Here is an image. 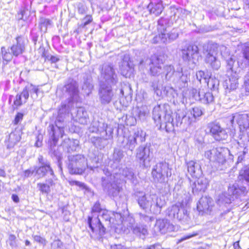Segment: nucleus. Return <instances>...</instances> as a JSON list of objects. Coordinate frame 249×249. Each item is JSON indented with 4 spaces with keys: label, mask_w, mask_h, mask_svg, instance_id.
<instances>
[{
    "label": "nucleus",
    "mask_w": 249,
    "mask_h": 249,
    "mask_svg": "<svg viewBox=\"0 0 249 249\" xmlns=\"http://www.w3.org/2000/svg\"><path fill=\"white\" fill-rule=\"evenodd\" d=\"M98 165L90 166L88 164L86 157L82 154L68 156V168L71 174H82L86 168L91 170L97 168Z\"/></svg>",
    "instance_id": "nucleus-7"
},
{
    "label": "nucleus",
    "mask_w": 249,
    "mask_h": 249,
    "mask_svg": "<svg viewBox=\"0 0 249 249\" xmlns=\"http://www.w3.org/2000/svg\"><path fill=\"white\" fill-rule=\"evenodd\" d=\"M34 173H36V170H35V166L33 168L25 170L24 172V176L26 178H28L32 175Z\"/></svg>",
    "instance_id": "nucleus-64"
},
{
    "label": "nucleus",
    "mask_w": 249,
    "mask_h": 249,
    "mask_svg": "<svg viewBox=\"0 0 249 249\" xmlns=\"http://www.w3.org/2000/svg\"><path fill=\"white\" fill-rule=\"evenodd\" d=\"M27 11L23 10L20 11V13H18V18L19 20H23L24 21H25L27 20Z\"/></svg>",
    "instance_id": "nucleus-63"
},
{
    "label": "nucleus",
    "mask_w": 249,
    "mask_h": 249,
    "mask_svg": "<svg viewBox=\"0 0 249 249\" xmlns=\"http://www.w3.org/2000/svg\"><path fill=\"white\" fill-rule=\"evenodd\" d=\"M50 178L46 180V184L51 188L55 185L54 181L56 180L55 176L53 175H50Z\"/></svg>",
    "instance_id": "nucleus-60"
},
{
    "label": "nucleus",
    "mask_w": 249,
    "mask_h": 249,
    "mask_svg": "<svg viewBox=\"0 0 249 249\" xmlns=\"http://www.w3.org/2000/svg\"><path fill=\"white\" fill-rule=\"evenodd\" d=\"M153 158V149L150 145L140 146L136 150V158L140 163L145 168L150 167Z\"/></svg>",
    "instance_id": "nucleus-9"
},
{
    "label": "nucleus",
    "mask_w": 249,
    "mask_h": 249,
    "mask_svg": "<svg viewBox=\"0 0 249 249\" xmlns=\"http://www.w3.org/2000/svg\"><path fill=\"white\" fill-rule=\"evenodd\" d=\"M216 152H217L216 148H213V149L205 152V157L210 160L213 161L214 155H215Z\"/></svg>",
    "instance_id": "nucleus-55"
},
{
    "label": "nucleus",
    "mask_w": 249,
    "mask_h": 249,
    "mask_svg": "<svg viewBox=\"0 0 249 249\" xmlns=\"http://www.w3.org/2000/svg\"><path fill=\"white\" fill-rule=\"evenodd\" d=\"M117 89L116 90V94H118L119 96H123L125 94H128L131 90V87L129 85L123 83H121V87L119 89V92H117Z\"/></svg>",
    "instance_id": "nucleus-43"
},
{
    "label": "nucleus",
    "mask_w": 249,
    "mask_h": 249,
    "mask_svg": "<svg viewBox=\"0 0 249 249\" xmlns=\"http://www.w3.org/2000/svg\"><path fill=\"white\" fill-rule=\"evenodd\" d=\"M10 48H6L5 47H1L0 52V57H1L3 61L6 62L7 64L8 62L12 60L13 57L14 55H13V52L10 51Z\"/></svg>",
    "instance_id": "nucleus-36"
},
{
    "label": "nucleus",
    "mask_w": 249,
    "mask_h": 249,
    "mask_svg": "<svg viewBox=\"0 0 249 249\" xmlns=\"http://www.w3.org/2000/svg\"><path fill=\"white\" fill-rule=\"evenodd\" d=\"M188 173L193 178H197L202 175V171L200 164L194 160L186 162Z\"/></svg>",
    "instance_id": "nucleus-29"
},
{
    "label": "nucleus",
    "mask_w": 249,
    "mask_h": 249,
    "mask_svg": "<svg viewBox=\"0 0 249 249\" xmlns=\"http://www.w3.org/2000/svg\"><path fill=\"white\" fill-rule=\"evenodd\" d=\"M136 115L138 118L141 121H143L146 120L149 114V109L146 106L138 107L136 110Z\"/></svg>",
    "instance_id": "nucleus-34"
},
{
    "label": "nucleus",
    "mask_w": 249,
    "mask_h": 249,
    "mask_svg": "<svg viewBox=\"0 0 249 249\" xmlns=\"http://www.w3.org/2000/svg\"><path fill=\"white\" fill-rule=\"evenodd\" d=\"M27 40L22 36H19L16 38V41L10 47L12 54L18 57L21 55L25 51Z\"/></svg>",
    "instance_id": "nucleus-23"
},
{
    "label": "nucleus",
    "mask_w": 249,
    "mask_h": 249,
    "mask_svg": "<svg viewBox=\"0 0 249 249\" xmlns=\"http://www.w3.org/2000/svg\"><path fill=\"white\" fill-rule=\"evenodd\" d=\"M128 223L124 222L123 225H126L128 229H131L134 234L141 238L143 239L148 234V230L146 226L142 224H135L134 219L132 217H128Z\"/></svg>",
    "instance_id": "nucleus-20"
},
{
    "label": "nucleus",
    "mask_w": 249,
    "mask_h": 249,
    "mask_svg": "<svg viewBox=\"0 0 249 249\" xmlns=\"http://www.w3.org/2000/svg\"><path fill=\"white\" fill-rule=\"evenodd\" d=\"M167 20L164 18H160V19H159L158 21V30L159 32V34H160V28H163L165 31H166V28L164 25V24L166 23Z\"/></svg>",
    "instance_id": "nucleus-59"
},
{
    "label": "nucleus",
    "mask_w": 249,
    "mask_h": 249,
    "mask_svg": "<svg viewBox=\"0 0 249 249\" xmlns=\"http://www.w3.org/2000/svg\"><path fill=\"white\" fill-rule=\"evenodd\" d=\"M124 157L123 152L119 149H115L113 154L112 160L114 163H119Z\"/></svg>",
    "instance_id": "nucleus-48"
},
{
    "label": "nucleus",
    "mask_w": 249,
    "mask_h": 249,
    "mask_svg": "<svg viewBox=\"0 0 249 249\" xmlns=\"http://www.w3.org/2000/svg\"><path fill=\"white\" fill-rule=\"evenodd\" d=\"M145 132L142 130H138L133 135L128 137H123L122 146L125 149L132 151L135 148L137 143V139L140 138L141 142L145 141Z\"/></svg>",
    "instance_id": "nucleus-12"
},
{
    "label": "nucleus",
    "mask_w": 249,
    "mask_h": 249,
    "mask_svg": "<svg viewBox=\"0 0 249 249\" xmlns=\"http://www.w3.org/2000/svg\"><path fill=\"white\" fill-rule=\"evenodd\" d=\"M208 128L211 135L217 141L225 140L228 137L226 129L222 127L218 123L213 122L209 123Z\"/></svg>",
    "instance_id": "nucleus-17"
},
{
    "label": "nucleus",
    "mask_w": 249,
    "mask_h": 249,
    "mask_svg": "<svg viewBox=\"0 0 249 249\" xmlns=\"http://www.w3.org/2000/svg\"><path fill=\"white\" fill-rule=\"evenodd\" d=\"M121 174L132 183L136 184L137 183V177L135 175L132 169L125 167L122 170Z\"/></svg>",
    "instance_id": "nucleus-35"
},
{
    "label": "nucleus",
    "mask_w": 249,
    "mask_h": 249,
    "mask_svg": "<svg viewBox=\"0 0 249 249\" xmlns=\"http://www.w3.org/2000/svg\"><path fill=\"white\" fill-rule=\"evenodd\" d=\"M163 63V56L154 55L150 58L142 60L140 62V65L144 67L149 65L151 75L157 77L160 76L162 79L164 77L166 80H169L175 72L174 68L171 65L164 66Z\"/></svg>",
    "instance_id": "nucleus-4"
},
{
    "label": "nucleus",
    "mask_w": 249,
    "mask_h": 249,
    "mask_svg": "<svg viewBox=\"0 0 249 249\" xmlns=\"http://www.w3.org/2000/svg\"><path fill=\"white\" fill-rule=\"evenodd\" d=\"M202 51L206 63L214 70H218L221 66L220 61L218 58L219 53L225 59L230 57L229 50L225 46L216 43L204 44Z\"/></svg>",
    "instance_id": "nucleus-5"
},
{
    "label": "nucleus",
    "mask_w": 249,
    "mask_h": 249,
    "mask_svg": "<svg viewBox=\"0 0 249 249\" xmlns=\"http://www.w3.org/2000/svg\"><path fill=\"white\" fill-rule=\"evenodd\" d=\"M105 209L101 207V204L99 201H97L93 206L91 211V215H93L94 217H97L98 215L102 213V211Z\"/></svg>",
    "instance_id": "nucleus-47"
},
{
    "label": "nucleus",
    "mask_w": 249,
    "mask_h": 249,
    "mask_svg": "<svg viewBox=\"0 0 249 249\" xmlns=\"http://www.w3.org/2000/svg\"><path fill=\"white\" fill-rule=\"evenodd\" d=\"M119 69L121 74L127 76L128 72H131L133 69V64L130 60V57L128 54L124 55L121 62L119 65Z\"/></svg>",
    "instance_id": "nucleus-28"
},
{
    "label": "nucleus",
    "mask_w": 249,
    "mask_h": 249,
    "mask_svg": "<svg viewBox=\"0 0 249 249\" xmlns=\"http://www.w3.org/2000/svg\"><path fill=\"white\" fill-rule=\"evenodd\" d=\"M89 130L92 133H96L101 134L106 132V136H111L113 133V129L108 127L105 121L102 119H94L89 127Z\"/></svg>",
    "instance_id": "nucleus-18"
},
{
    "label": "nucleus",
    "mask_w": 249,
    "mask_h": 249,
    "mask_svg": "<svg viewBox=\"0 0 249 249\" xmlns=\"http://www.w3.org/2000/svg\"><path fill=\"white\" fill-rule=\"evenodd\" d=\"M175 229L174 226L166 219L157 220L154 227V231L156 234L159 232L165 234L167 232L174 231Z\"/></svg>",
    "instance_id": "nucleus-22"
},
{
    "label": "nucleus",
    "mask_w": 249,
    "mask_h": 249,
    "mask_svg": "<svg viewBox=\"0 0 249 249\" xmlns=\"http://www.w3.org/2000/svg\"><path fill=\"white\" fill-rule=\"evenodd\" d=\"M204 83H207L208 88L211 89H214L217 88L219 84V81L217 79L211 77L209 78L205 77L204 78Z\"/></svg>",
    "instance_id": "nucleus-46"
},
{
    "label": "nucleus",
    "mask_w": 249,
    "mask_h": 249,
    "mask_svg": "<svg viewBox=\"0 0 249 249\" xmlns=\"http://www.w3.org/2000/svg\"><path fill=\"white\" fill-rule=\"evenodd\" d=\"M216 148L217 150V152L214 155L213 161L217 162L219 163L223 164L226 161L225 157L223 153L224 149L221 147Z\"/></svg>",
    "instance_id": "nucleus-42"
},
{
    "label": "nucleus",
    "mask_w": 249,
    "mask_h": 249,
    "mask_svg": "<svg viewBox=\"0 0 249 249\" xmlns=\"http://www.w3.org/2000/svg\"><path fill=\"white\" fill-rule=\"evenodd\" d=\"M122 215L120 213H113L107 210L102 211V213L97 217L93 215L88 216L87 223L92 233H90L91 238L98 239L101 237L106 232L105 226L111 227L123 223Z\"/></svg>",
    "instance_id": "nucleus-3"
},
{
    "label": "nucleus",
    "mask_w": 249,
    "mask_h": 249,
    "mask_svg": "<svg viewBox=\"0 0 249 249\" xmlns=\"http://www.w3.org/2000/svg\"><path fill=\"white\" fill-rule=\"evenodd\" d=\"M33 237L35 241L36 242H38L43 246H45L46 245L47 241L44 238L41 237L39 235H35Z\"/></svg>",
    "instance_id": "nucleus-61"
},
{
    "label": "nucleus",
    "mask_w": 249,
    "mask_h": 249,
    "mask_svg": "<svg viewBox=\"0 0 249 249\" xmlns=\"http://www.w3.org/2000/svg\"><path fill=\"white\" fill-rule=\"evenodd\" d=\"M191 115H193V117H191L190 116H188L192 120V122L190 124L189 127L192 123L195 122L196 120H199V117L203 114V112L201 109L198 107H195L192 109V111L191 112ZM187 116V115H186Z\"/></svg>",
    "instance_id": "nucleus-41"
},
{
    "label": "nucleus",
    "mask_w": 249,
    "mask_h": 249,
    "mask_svg": "<svg viewBox=\"0 0 249 249\" xmlns=\"http://www.w3.org/2000/svg\"><path fill=\"white\" fill-rule=\"evenodd\" d=\"M243 57L238 60V65L241 68H245L249 66V46L245 43L242 50ZM244 86L246 92L249 93V71L245 76Z\"/></svg>",
    "instance_id": "nucleus-16"
},
{
    "label": "nucleus",
    "mask_w": 249,
    "mask_h": 249,
    "mask_svg": "<svg viewBox=\"0 0 249 249\" xmlns=\"http://www.w3.org/2000/svg\"><path fill=\"white\" fill-rule=\"evenodd\" d=\"M112 85H108L105 82H100L98 95L101 104L106 105L109 104L113 99L115 93Z\"/></svg>",
    "instance_id": "nucleus-14"
},
{
    "label": "nucleus",
    "mask_w": 249,
    "mask_h": 249,
    "mask_svg": "<svg viewBox=\"0 0 249 249\" xmlns=\"http://www.w3.org/2000/svg\"><path fill=\"white\" fill-rule=\"evenodd\" d=\"M172 114V111L168 104L158 105L153 110V119L157 126H160V129H165L167 132H171L176 126L186 131L192 120L186 116V112L178 110L176 112L175 119Z\"/></svg>",
    "instance_id": "nucleus-1"
},
{
    "label": "nucleus",
    "mask_w": 249,
    "mask_h": 249,
    "mask_svg": "<svg viewBox=\"0 0 249 249\" xmlns=\"http://www.w3.org/2000/svg\"><path fill=\"white\" fill-rule=\"evenodd\" d=\"M196 178L191 185L192 192L195 195L204 192L209 184L208 180L202 175Z\"/></svg>",
    "instance_id": "nucleus-24"
},
{
    "label": "nucleus",
    "mask_w": 249,
    "mask_h": 249,
    "mask_svg": "<svg viewBox=\"0 0 249 249\" xmlns=\"http://www.w3.org/2000/svg\"><path fill=\"white\" fill-rule=\"evenodd\" d=\"M28 98V94L23 89L20 94H18L16 95L14 104L17 107H20L26 103Z\"/></svg>",
    "instance_id": "nucleus-39"
},
{
    "label": "nucleus",
    "mask_w": 249,
    "mask_h": 249,
    "mask_svg": "<svg viewBox=\"0 0 249 249\" xmlns=\"http://www.w3.org/2000/svg\"><path fill=\"white\" fill-rule=\"evenodd\" d=\"M93 87V86L91 83V80L90 78H87L84 80L82 89L86 90L87 93L89 94L91 92Z\"/></svg>",
    "instance_id": "nucleus-51"
},
{
    "label": "nucleus",
    "mask_w": 249,
    "mask_h": 249,
    "mask_svg": "<svg viewBox=\"0 0 249 249\" xmlns=\"http://www.w3.org/2000/svg\"><path fill=\"white\" fill-rule=\"evenodd\" d=\"M38 166H35L36 174L40 178L44 177L48 174L53 175V171L51 167L50 163L45 159L42 155H39L37 158Z\"/></svg>",
    "instance_id": "nucleus-19"
},
{
    "label": "nucleus",
    "mask_w": 249,
    "mask_h": 249,
    "mask_svg": "<svg viewBox=\"0 0 249 249\" xmlns=\"http://www.w3.org/2000/svg\"><path fill=\"white\" fill-rule=\"evenodd\" d=\"M180 204H176L170 207L167 210V214L170 218L175 219L177 216L178 212H179Z\"/></svg>",
    "instance_id": "nucleus-45"
},
{
    "label": "nucleus",
    "mask_w": 249,
    "mask_h": 249,
    "mask_svg": "<svg viewBox=\"0 0 249 249\" xmlns=\"http://www.w3.org/2000/svg\"><path fill=\"white\" fill-rule=\"evenodd\" d=\"M101 77L104 81L101 82H105L108 85L115 86L118 83L117 74L111 64H104L103 65Z\"/></svg>",
    "instance_id": "nucleus-13"
},
{
    "label": "nucleus",
    "mask_w": 249,
    "mask_h": 249,
    "mask_svg": "<svg viewBox=\"0 0 249 249\" xmlns=\"http://www.w3.org/2000/svg\"><path fill=\"white\" fill-rule=\"evenodd\" d=\"M181 58L185 62L195 64L198 60L199 49L196 45H187L181 49Z\"/></svg>",
    "instance_id": "nucleus-10"
},
{
    "label": "nucleus",
    "mask_w": 249,
    "mask_h": 249,
    "mask_svg": "<svg viewBox=\"0 0 249 249\" xmlns=\"http://www.w3.org/2000/svg\"><path fill=\"white\" fill-rule=\"evenodd\" d=\"M51 20L45 18H40L39 25L40 30L45 32L47 31L48 26L51 25Z\"/></svg>",
    "instance_id": "nucleus-50"
},
{
    "label": "nucleus",
    "mask_w": 249,
    "mask_h": 249,
    "mask_svg": "<svg viewBox=\"0 0 249 249\" xmlns=\"http://www.w3.org/2000/svg\"><path fill=\"white\" fill-rule=\"evenodd\" d=\"M196 77L200 83H202V82L204 83V78L207 77V75L205 74L203 71H199L196 72Z\"/></svg>",
    "instance_id": "nucleus-57"
},
{
    "label": "nucleus",
    "mask_w": 249,
    "mask_h": 249,
    "mask_svg": "<svg viewBox=\"0 0 249 249\" xmlns=\"http://www.w3.org/2000/svg\"><path fill=\"white\" fill-rule=\"evenodd\" d=\"M160 34L156 36L152 40L154 43H170L177 39L179 35L178 29L173 28L170 32L166 33L163 28H160Z\"/></svg>",
    "instance_id": "nucleus-11"
},
{
    "label": "nucleus",
    "mask_w": 249,
    "mask_h": 249,
    "mask_svg": "<svg viewBox=\"0 0 249 249\" xmlns=\"http://www.w3.org/2000/svg\"><path fill=\"white\" fill-rule=\"evenodd\" d=\"M239 77L236 71H235V74L231 73L229 82H227V89L230 90H234L237 88L238 85V80Z\"/></svg>",
    "instance_id": "nucleus-37"
},
{
    "label": "nucleus",
    "mask_w": 249,
    "mask_h": 249,
    "mask_svg": "<svg viewBox=\"0 0 249 249\" xmlns=\"http://www.w3.org/2000/svg\"><path fill=\"white\" fill-rule=\"evenodd\" d=\"M23 89L28 94V97L30 94L32 98L34 99L37 98L39 91L38 86L30 84L27 85Z\"/></svg>",
    "instance_id": "nucleus-38"
},
{
    "label": "nucleus",
    "mask_w": 249,
    "mask_h": 249,
    "mask_svg": "<svg viewBox=\"0 0 249 249\" xmlns=\"http://www.w3.org/2000/svg\"><path fill=\"white\" fill-rule=\"evenodd\" d=\"M192 94L196 100H199L203 104H209L213 101V96L211 92H205L203 90L197 91V89H193Z\"/></svg>",
    "instance_id": "nucleus-27"
},
{
    "label": "nucleus",
    "mask_w": 249,
    "mask_h": 249,
    "mask_svg": "<svg viewBox=\"0 0 249 249\" xmlns=\"http://www.w3.org/2000/svg\"><path fill=\"white\" fill-rule=\"evenodd\" d=\"M20 133L15 131L11 132L9 136V142L11 146H13L20 140Z\"/></svg>",
    "instance_id": "nucleus-44"
},
{
    "label": "nucleus",
    "mask_w": 249,
    "mask_h": 249,
    "mask_svg": "<svg viewBox=\"0 0 249 249\" xmlns=\"http://www.w3.org/2000/svg\"><path fill=\"white\" fill-rule=\"evenodd\" d=\"M163 92L166 94L167 96L171 97L172 98H175L177 97L178 95L177 90H175L173 88L169 86L165 87Z\"/></svg>",
    "instance_id": "nucleus-52"
},
{
    "label": "nucleus",
    "mask_w": 249,
    "mask_h": 249,
    "mask_svg": "<svg viewBox=\"0 0 249 249\" xmlns=\"http://www.w3.org/2000/svg\"><path fill=\"white\" fill-rule=\"evenodd\" d=\"M92 20V17L90 16H87L83 19V23L80 25L82 28L85 27L88 24L90 23Z\"/></svg>",
    "instance_id": "nucleus-62"
},
{
    "label": "nucleus",
    "mask_w": 249,
    "mask_h": 249,
    "mask_svg": "<svg viewBox=\"0 0 249 249\" xmlns=\"http://www.w3.org/2000/svg\"><path fill=\"white\" fill-rule=\"evenodd\" d=\"M228 193L231 196L227 200H225L226 203H230L231 201L234 200V197L236 198L241 196H245L247 193L246 188L243 186H239L234 184L228 188Z\"/></svg>",
    "instance_id": "nucleus-25"
},
{
    "label": "nucleus",
    "mask_w": 249,
    "mask_h": 249,
    "mask_svg": "<svg viewBox=\"0 0 249 249\" xmlns=\"http://www.w3.org/2000/svg\"><path fill=\"white\" fill-rule=\"evenodd\" d=\"M213 205V199L209 196H202L197 204V209L199 212L208 213L212 210Z\"/></svg>",
    "instance_id": "nucleus-26"
},
{
    "label": "nucleus",
    "mask_w": 249,
    "mask_h": 249,
    "mask_svg": "<svg viewBox=\"0 0 249 249\" xmlns=\"http://www.w3.org/2000/svg\"><path fill=\"white\" fill-rule=\"evenodd\" d=\"M63 91L69 97L68 101L73 102L78 100L79 91L78 85L76 81L72 79H69L64 86Z\"/></svg>",
    "instance_id": "nucleus-15"
},
{
    "label": "nucleus",
    "mask_w": 249,
    "mask_h": 249,
    "mask_svg": "<svg viewBox=\"0 0 249 249\" xmlns=\"http://www.w3.org/2000/svg\"><path fill=\"white\" fill-rule=\"evenodd\" d=\"M108 173V175L106 177L102 178V185L105 191H107L108 195L113 196H116L120 191L121 188L119 185L115 182H111L112 177Z\"/></svg>",
    "instance_id": "nucleus-21"
},
{
    "label": "nucleus",
    "mask_w": 249,
    "mask_h": 249,
    "mask_svg": "<svg viewBox=\"0 0 249 249\" xmlns=\"http://www.w3.org/2000/svg\"><path fill=\"white\" fill-rule=\"evenodd\" d=\"M240 176L247 181L249 182V167H246L240 172Z\"/></svg>",
    "instance_id": "nucleus-56"
},
{
    "label": "nucleus",
    "mask_w": 249,
    "mask_h": 249,
    "mask_svg": "<svg viewBox=\"0 0 249 249\" xmlns=\"http://www.w3.org/2000/svg\"><path fill=\"white\" fill-rule=\"evenodd\" d=\"M135 198L140 207L145 212L150 211L154 214L160 213L161 208L165 204L164 200L156 194L146 195L138 192L135 194Z\"/></svg>",
    "instance_id": "nucleus-6"
},
{
    "label": "nucleus",
    "mask_w": 249,
    "mask_h": 249,
    "mask_svg": "<svg viewBox=\"0 0 249 249\" xmlns=\"http://www.w3.org/2000/svg\"><path fill=\"white\" fill-rule=\"evenodd\" d=\"M226 61V68L229 71V72L231 73L235 74V71L237 72V70H235L234 68V64L235 63V60L233 59L232 56H230L227 59H225Z\"/></svg>",
    "instance_id": "nucleus-49"
},
{
    "label": "nucleus",
    "mask_w": 249,
    "mask_h": 249,
    "mask_svg": "<svg viewBox=\"0 0 249 249\" xmlns=\"http://www.w3.org/2000/svg\"><path fill=\"white\" fill-rule=\"evenodd\" d=\"M181 71H177L176 72V74L180 77L179 81L182 83V86L185 87L187 85V82L189 80L187 75L186 74L182 73V69H180Z\"/></svg>",
    "instance_id": "nucleus-54"
},
{
    "label": "nucleus",
    "mask_w": 249,
    "mask_h": 249,
    "mask_svg": "<svg viewBox=\"0 0 249 249\" xmlns=\"http://www.w3.org/2000/svg\"><path fill=\"white\" fill-rule=\"evenodd\" d=\"M107 138L103 137H92L90 141L94 146L96 147L102 149L104 148L107 144V140L110 139L111 136H106Z\"/></svg>",
    "instance_id": "nucleus-32"
},
{
    "label": "nucleus",
    "mask_w": 249,
    "mask_h": 249,
    "mask_svg": "<svg viewBox=\"0 0 249 249\" xmlns=\"http://www.w3.org/2000/svg\"><path fill=\"white\" fill-rule=\"evenodd\" d=\"M79 145V142L76 140H72L68 138H65L63 140L61 146L63 148L67 151L68 152H71L75 151L76 147Z\"/></svg>",
    "instance_id": "nucleus-31"
},
{
    "label": "nucleus",
    "mask_w": 249,
    "mask_h": 249,
    "mask_svg": "<svg viewBox=\"0 0 249 249\" xmlns=\"http://www.w3.org/2000/svg\"><path fill=\"white\" fill-rule=\"evenodd\" d=\"M69 183L70 185L78 186L80 188L82 189H87V187L86 185L83 182L76 180H71L69 181Z\"/></svg>",
    "instance_id": "nucleus-58"
},
{
    "label": "nucleus",
    "mask_w": 249,
    "mask_h": 249,
    "mask_svg": "<svg viewBox=\"0 0 249 249\" xmlns=\"http://www.w3.org/2000/svg\"><path fill=\"white\" fill-rule=\"evenodd\" d=\"M177 214V216H176L175 219L179 221L187 220L188 218L187 210L184 208L183 204H180L179 212H178Z\"/></svg>",
    "instance_id": "nucleus-40"
},
{
    "label": "nucleus",
    "mask_w": 249,
    "mask_h": 249,
    "mask_svg": "<svg viewBox=\"0 0 249 249\" xmlns=\"http://www.w3.org/2000/svg\"><path fill=\"white\" fill-rule=\"evenodd\" d=\"M37 187L42 194H48L51 192V188L45 183H38Z\"/></svg>",
    "instance_id": "nucleus-53"
},
{
    "label": "nucleus",
    "mask_w": 249,
    "mask_h": 249,
    "mask_svg": "<svg viewBox=\"0 0 249 249\" xmlns=\"http://www.w3.org/2000/svg\"><path fill=\"white\" fill-rule=\"evenodd\" d=\"M147 8L150 14L157 16L160 15L163 10L162 1L161 0H154L148 5Z\"/></svg>",
    "instance_id": "nucleus-30"
},
{
    "label": "nucleus",
    "mask_w": 249,
    "mask_h": 249,
    "mask_svg": "<svg viewBox=\"0 0 249 249\" xmlns=\"http://www.w3.org/2000/svg\"><path fill=\"white\" fill-rule=\"evenodd\" d=\"M72 106V102L68 101V104L63 103L58 112V115L55 122V125L49 126V145L50 147V153L51 157H54L58 161V166L62 170L60 160L61 154L56 150V146L60 137L63 138L64 134V128L66 125L65 121L67 116L69 115L70 108Z\"/></svg>",
    "instance_id": "nucleus-2"
},
{
    "label": "nucleus",
    "mask_w": 249,
    "mask_h": 249,
    "mask_svg": "<svg viewBox=\"0 0 249 249\" xmlns=\"http://www.w3.org/2000/svg\"><path fill=\"white\" fill-rule=\"evenodd\" d=\"M88 120V114L85 108L83 107L77 108L75 121L81 124H85L87 123Z\"/></svg>",
    "instance_id": "nucleus-33"
},
{
    "label": "nucleus",
    "mask_w": 249,
    "mask_h": 249,
    "mask_svg": "<svg viewBox=\"0 0 249 249\" xmlns=\"http://www.w3.org/2000/svg\"><path fill=\"white\" fill-rule=\"evenodd\" d=\"M172 168L170 167L168 162L165 160L160 161L153 165L151 176L155 183L163 184L167 181L172 175Z\"/></svg>",
    "instance_id": "nucleus-8"
}]
</instances>
